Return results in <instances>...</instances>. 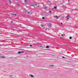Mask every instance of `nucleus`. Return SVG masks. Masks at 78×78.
I'll return each mask as SVG.
<instances>
[{"label": "nucleus", "mask_w": 78, "mask_h": 78, "mask_svg": "<svg viewBox=\"0 0 78 78\" xmlns=\"http://www.w3.org/2000/svg\"><path fill=\"white\" fill-rule=\"evenodd\" d=\"M62 23H61V25H62Z\"/></svg>", "instance_id": "obj_24"}, {"label": "nucleus", "mask_w": 78, "mask_h": 78, "mask_svg": "<svg viewBox=\"0 0 78 78\" xmlns=\"http://www.w3.org/2000/svg\"><path fill=\"white\" fill-rule=\"evenodd\" d=\"M1 58H5V57L4 56L1 57Z\"/></svg>", "instance_id": "obj_5"}, {"label": "nucleus", "mask_w": 78, "mask_h": 78, "mask_svg": "<svg viewBox=\"0 0 78 78\" xmlns=\"http://www.w3.org/2000/svg\"><path fill=\"white\" fill-rule=\"evenodd\" d=\"M70 16H69V15H68L66 17V18H67V20L68 21V20L69 19V18H70Z\"/></svg>", "instance_id": "obj_1"}, {"label": "nucleus", "mask_w": 78, "mask_h": 78, "mask_svg": "<svg viewBox=\"0 0 78 78\" xmlns=\"http://www.w3.org/2000/svg\"><path fill=\"white\" fill-rule=\"evenodd\" d=\"M23 53V51L21 52L19 51V52H18V53L20 54V53Z\"/></svg>", "instance_id": "obj_3"}, {"label": "nucleus", "mask_w": 78, "mask_h": 78, "mask_svg": "<svg viewBox=\"0 0 78 78\" xmlns=\"http://www.w3.org/2000/svg\"><path fill=\"white\" fill-rule=\"evenodd\" d=\"M68 2H70V0H68Z\"/></svg>", "instance_id": "obj_16"}, {"label": "nucleus", "mask_w": 78, "mask_h": 78, "mask_svg": "<svg viewBox=\"0 0 78 78\" xmlns=\"http://www.w3.org/2000/svg\"><path fill=\"white\" fill-rule=\"evenodd\" d=\"M13 15L14 16H17V14H14Z\"/></svg>", "instance_id": "obj_14"}, {"label": "nucleus", "mask_w": 78, "mask_h": 78, "mask_svg": "<svg viewBox=\"0 0 78 78\" xmlns=\"http://www.w3.org/2000/svg\"><path fill=\"white\" fill-rule=\"evenodd\" d=\"M45 9H47V7H45V8H44Z\"/></svg>", "instance_id": "obj_13"}, {"label": "nucleus", "mask_w": 78, "mask_h": 78, "mask_svg": "<svg viewBox=\"0 0 78 78\" xmlns=\"http://www.w3.org/2000/svg\"><path fill=\"white\" fill-rule=\"evenodd\" d=\"M31 6H33V5H31Z\"/></svg>", "instance_id": "obj_19"}, {"label": "nucleus", "mask_w": 78, "mask_h": 78, "mask_svg": "<svg viewBox=\"0 0 78 78\" xmlns=\"http://www.w3.org/2000/svg\"><path fill=\"white\" fill-rule=\"evenodd\" d=\"M11 23H12V21H11Z\"/></svg>", "instance_id": "obj_25"}, {"label": "nucleus", "mask_w": 78, "mask_h": 78, "mask_svg": "<svg viewBox=\"0 0 78 78\" xmlns=\"http://www.w3.org/2000/svg\"><path fill=\"white\" fill-rule=\"evenodd\" d=\"M49 12H50V13L51 12V11H49Z\"/></svg>", "instance_id": "obj_20"}, {"label": "nucleus", "mask_w": 78, "mask_h": 78, "mask_svg": "<svg viewBox=\"0 0 78 78\" xmlns=\"http://www.w3.org/2000/svg\"><path fill=\"white\" fill-rule=\"evenodd\" d=\"M18 6H19V5H18Z\"/></svg>", "instance_id": "obj_26"}, {"label": "nucleus", "mask_w": 78, "mask_h": 78, "mask_svg": "<svg viewBox=\"0 0 78 78\" xmlns=\"http://www.w3.org/2000/svg\"><path fill=\"white\" fill-rule=\"evenodd\" d=\"M25 3H27V2L28 1H27V0H25Z\"/></svg>", "instance_id": "obj_6"}, {"label": "nucleus", "mask_w": 78, "mask_h": 78, "mask_svg": "<svg viewBox=\"0 0 78 78\" xmlns=\"http://www.w3.org/2000/svg\"><path fill=\"white\" fill-rule=\"evenodd\" d=\"M9 4H11V2L10 1H9Z\"/></svg>", "instance_id": "obj_7"}, {"label": "nucleus", "mask_w": 78, "mask_h": 78, "mask_svg": "<svg viewBox=\"0 0 78 78\" xmlns=\"http://www.w3.org/2000/svg\"><path fill=\"white\" fill-rule=\"evenodd\" d=\"M54 17L55 18L56 17L57 19H58V18H59V17L57 16H54Z\"/></svg>", "instance_id": "obj_2"}, {"label": "nucleus", "mask_w": 78, "mask_h": 78, "mask_svg": "<svg viewBox=\"0 0 78 78\" xmlns=\"http://www.w3.org/2000/svg\"><path fill=\"white\" fill-rule=\"evenodd\" d=\"M72 37H69V38L70 39H72Z\"/></svg>", "instance_id": "obj_12"}, {"label": "nucleus", "mask_w": 78, "mask_h": 78, "mask_svg": "<svg viewBox=\"0 0 78 78\" xmlns=\"http://www.w3.org/2000/svg\"><path fill=\"white\" fill-rule=\"evenodd\" d=\"M31 77H33V75H31Z\"/></svg>", "instance_id": "obj_11"}, {"label": "nucleus", "mask_w": 78, "mask_h": 78, "mask_svg": "<svg viewBox=\"0 0 78 78\" xmlns=\"http://www.w3.org/2000/svg\"><path fill=\"white\" fill-rule=\"evenodd\" d=\"M41 27H44V26H42L41 25Z\"/></svg>", "instance_id": "obj_21"}, {"label": "nucleus", "mask_w": 78, "mask_h": 78, "mask_svg": "<svg viewBox=\"0 0 78 78\" xmlns=\"http://www.w3.org/2000/svg\"><path fill=\"white\" fill-rule=\"evenodd\" d=\"M61 36H62V37H64V36H65V35L62 34L61 35Z\"/></svg>", "instance_id": "obj_4"}, {"label": "nucleus", "mask_w": 78, "mask_h": 78, "mask_svg": "<svg viewBox=\"0 0 78 78\" xmlns=\"http://www.w3.org/2000/svg\"><path fill=\"white\" fill-rule=\"evenodd\" d=\"M56 6H54V8L55 9H56Z\"/></svg>", "instance_id": "obj_8"}, {"label": "nucleus", "mask_w": 78, "mask_h": 78, "mask_svg": "<svg viewBox=\"0 0 78 78\" xmlns=\"http://www.w3.org/2000/svg\"><path fill=\"white\" fill-rule=\"evenodd\" d=\"M42 19H44V17H43Z\"/></svg>", "instance_id": "obj_15"}, {"label": "nucleus", "mask_w": 78, "mask_h": 78, "mask_svg": "<svg viewBox=\"0 0 78 78\" xmlns=\"http://www.w3.org/2000/svg\"><path fill=\"white\" fill-rule=\"evenodd\" d=\"M51 66H52V67H53V65H51Z\"/></svg>", "instance_id": "obj_23"}, {"label": "nucleus", "mask_w": 78, "mask_h": 78, "mask_svg": "<svg viewBox=\"0 0 78 78\" xmlns=\"http://www.w3.org/2000/svg\"><path fill=\"white\" fill-rule=\"evenodd\" d=\"M48 25H50L49 26V27H51V24H48Z\"/></svg>", "instance_id": "obj_10"}, {"label": "nucleus", "mask_w": 78, "mask_h": 78, "mask_svg": "<svg viewBox=\"0 0 78 78\" xmlns=\"http://www.w3.org/2000/svg\"><path fill=\"white\" fill-rule=\"evenodd\" d=\"M30 47H32V45H30Z\"/></svg>", "instance_id": "obj_18"}, {"label": "nucleus", "mask_w": 78, "mask_h": 78, "mask_svg": "<svg viewBox=\"0 0 78 78\" xmlns=\"http://www.w3.org/2000/svg\"><path fill=\"white\" fill-rule=\"evenodd\" d=\"M29 12H28V14H29Z\"/></svg>", "instance_id": "obj_27"}, {"label": "nucleus", "mask_w": 78, "mask_h": 78, "mask_svg": "<svg viewBox=\"0 0 78 78\" xmlns=\"http://www.w3.org/2000/svg\"><path fill=\"white\" fill-rule=\"evenodd\" d=\"M0 58H2V57H1V56H0Z\"/></svg>", "instance_id": "obj_22"}, {"label": "nucleus", "mask_w": 78, "mask_h": 78, "mask_svg": "<svg viewBox=\"0 0 78 78\" xmlns=\"http://www.w3.org/2000/svg\"><path fill=\"white\" fill-rule=\"evenodd\" d=\"M62 58H65V57H62Z\"/></svg>", "instance_id": "obj_17"}, {"label": "nucleus", "mask_w": 78, "mask_h": 78, "mask_svg": "<svg viewBox=\"0 0 78 78\" xmlns=\"http://www.w3.org/2000/svg\"><path fill=\"white\" fill-rule=\"evenodd\" d=\"M46 48H49V46H47V47H46Z\"/></svg>", "instance_id": "obj_9"}]
</instances>
